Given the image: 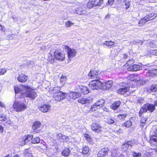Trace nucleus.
<instances>
[{
	"label": "nucleus",
	"instance_id": "obj_44",
	"mask_svg": "<svg viewBox=\"0 0 157 157\" xmlns=\"http://www.w3.org/2000/svg\"><path fill=\"white\" fill-rule=\"evenodd\" d=\"M136 102L139 104L144 103V100L143 98L137 97L136 99Z\"/></svg>",
	"mask_w": 157,
	"mask_h": 157
},
{
	"label": "nucleus",
	"instance_id": "obj_28",
	"mask_svg": "<svg viewBox=\"0 0 157 157\" xmlns=\"http://www.w3.org/2000/svg\"><path fill=\"white\" fill-rule=\"evenodd\" d=\"M156 14L152 13H151L149 14L146 15L145 17L147 21L154 19L156 17Z\"/></svg>",
	"mask_w": 157,
	"mask_h": 157
},
{
	"label": "nucleus",
	"instance_id": "obj_27",
	"mask_svg": "<svg viewBox=\"0 0 157 157\" xmlns=\"http://www.w3.org/2000/svg\"><path fill=\"white\" fill-rule=\"evenodd\" d=\"M129 89V87H124L118 89L117 91V92L118 94H124L125 92H128Z\"/></svg>",
	"mask_w": 157,
	"mask_h": 157
},
{
	"label": "nucleus",
	"instance_id": "obj_61",
	"mask_svg": "<svg viewBox=\"0 0 157 157\" xmlns=\"http://www.w3.org/2000/svg\"><path fill=\"white\" fill-rule=\"evenodd\" d=\"M114 0H108V3L109 4L112 5L113 4Z\"/></svg>",
	"mask_w": 157,
	"mask_h": 157
},
{
	"label": "nucleus",
	"instance_id": "obj_9",
	"mask_svg": "<svg viewBox=\"0 0 157 157\" xmlns=\"http://www.w3.org/2000/svg\"><path fill=\"white\" fill-rule=\"evenodd\" d=\"M54 55L56 59L59 61H63L65 58V55L63 52L56 51L54 52Z\"/></svg>",
	"mask_w": 157,
	"mask_h": 157
},
{
	"label": "nucleus",
	"instance_id": "obj_29",
	"mask_svg": "<svg viewBox=\"0 0 157 157\" xmlns=\"http://www.w3.org/2000/svg\"><path fill=\"white\" fill-rule=\"evenodd\" d=\"M121 102L120 101H117L114 102L110 106V108L114 110L117 109L120 106Z\"/></svg>",
	"mask_w": 157,
	"mask_h": 157
},
{
	"label": "nucleus",
	"instance_id": "obj_62",
	"mask_svg": "<svg viewBox=\"0 0 157 157\" xmlns=\"http://www.w3.org/2000/svg\"><path fill=\"white\" fill-rule=\"evenodd\" d=\"M96 1L98 3L101 2V5L103 3V0H96Z\"/></svg>",
	"mask_w": 157,
	"mask_h": 157
},
{
	"label": "nucleus",
	"instance_id": "obj_60",
	"mask_svg": "<svg viewBox=\"0 0 157 157\" xmlns=\"http://www.w3.org/2000/svg\"><path fill=\"white\" fill-rule=\"evenodd\" d=\"M0 106L2 108H4L5 109V106L4 104L0 101Z\"/></svg>",
	"mask_w": 157,
	"mask_h": 157
},
{
	"label": "nucleus",
	"instance_id": "obj_48",
	"mask_svg": "<svg viewBox=\"0 0 157 157\" xmlns=\"http://www.w3.org/2000/svg\"><path fill=\"white\" fill-rule=\"evenodd\" d=\"M134 80L135 81H137V82H141L140 77L139 75L138 74H134Z\"/></svg>",
	"mask_w": 157,
	"mask_h": 157
},
{
	"label": "nucleus",
	"instance_id": "obj_8",
	"mask_svg": "<svg viewBox=\"0 0 157 157\" xmlns=\"http://www.w3.org/2000/svg\"><path fill=\"white\" fill-rule=\"evenodd\" d=\"M66 48L67 51L68 59L70 60L75 56L76 52L75 49H71L68 46H67Z\"/></svg>",
	"mask_w": 157,
	"mask_h": 157
},
{
	"label": "nucleus",
	"instance_id": "obj_26",
	"mask_svg": "<svg viewBox=\"0 0 157 157\" xmlns=\"http://www.w3.org/2000/svg\"><path fill=\"white\" fill-rule=\"evenodd\" d=\"M46 154L49 157H51L54 154V151L53 149L51 147H46V151H45Z\"/></svg>",
	"mask_w": 157,
	"mask_h": 157
},
{
	"label": "nucleus",
	"instance_id": "obj_33",
	"mask_svg": "<svg viewBox=\"0 0 157 157\" xmlns=\"http://www.w3.org/2000/svg\"><path fill=\"white\" fill-rule=\"evenodd\" d=\"M124 8L126 9L129 8L131 4V2L129 0H124Z\"/></svg>",
	"mask_w": 157,
	"mask_h": 157
},
{
	"label": "nucleus",
	"instance_id": "obj_40",
	"mask_svg": "<svg viewBox=\"0 0 157 157\" xmlns=\"http://www.w3.org/2000/svg\"><path fill=\"white\" fill-rule=\"evenodd\" d=\"M14 89L16 94H17V93H20V94H21V95H22V93H24V92L21 91V88H19L18 86H16L14 87Z\"/></svg>",
	"mask_w": 157,
	"mask_h": 157
},
{
	"label": "nucleus",
	"instance_id": "obj_59",
	"mask_svg": "<svg viewBox=\"0 0 157 157\" xmlns=\"http://www.w3.org/2000/svg\"><path fill=\"white\" fill-rule=\"evenodd\" d=\"M0 30L2 31L5 32V27L0 24Z\"/></svg>",
	"mask_w": 157,
	"mask_h": 157
},
{
	"label": "nucleus",
	"instance_id": "obj_46",
	"mask_svg": "<svg viewBox=\"0 0 157 157\" xmlns=\"http://www.w3.org/2000/svg\"><path fill=\"white\" fill-rule=\"evenodd\" d=\"M100 108L98 107V106L95 103V104L91 106L90 108V111H94L96 110L97 109H99Z\"/></svg>",
	"mask_w": 157,
	"mask_h": 157
},
{
	"label": "nucleus",
	"instance_id": "obj_52",
	"mask_svg": "<svg viewBox=\"0 0 157 157\" xmlns=\"http://www.w3.org/2000/svg\"><path fill=\"white\" fill-rule=\"evenodd\" d=\"M66 77L62 76L60 78V82L61 83H63L66 81Z\"/></svg>",
	"mask_w": 157,
	"mask_h": 157
},
{
	"label": "nucleus",
	"instance_id": "obj_64",
	"mask_svg": "<svg viewBox=\"0 0 157 157\" xmlns=\"http://www.w3.org/2000/svg\"><path fill=\"white\" fill-rule=\"evenodd\" d=\"M123 58L124 59H126L128 58V56L126 54H124V55Z\"/></svg>",
	"mask_w": 157,
	"mask_h": 157
},
{
	"label": "nucleus",
	"instance_id": "obj_18",
	"mask_svg": "<svg viewBox=\"0 0 157 157\" xmlns=\"http://www.w3.org/2000/svg\"><path fill=\"white\" fill-rule=\"evenodd\" d=\"M78 88H79L78 91L79 93H82L83 94H87L89 93L88 89L86 86H78Z\"/></svg>",
	"mask_w": 157,
	"mask_h": 157
},
{
	"label": "nucleus",
	"instance_id": "obj_39",
	"mask_svg": "<svg viewBox=\"0 0 157 157\" xmlns=\"http://www.w3.org/2000/svg\"><path fill=\"white\" fill-rule=\"evenodd\" d=\"M40 141V138L38 137H36L32 138L31 142L33 144H37L39 143Z\"/></svg>",
	"mask_w": 157,
	"mask_h": 157
},
{
	"label": "nucleus",
	"instance_id": "obj_16",
	"mask_svg": "<svg viewBox=\"0 0 157 157\" xmlns=\"http://www.w3.org/2000/svg\"><path fill=\"white\" fill-rule=\"evenodd\" d=\"M57 138L60 142H67L69 140V138L68 136L63 135L61 133H59L57 135Z\"/></svg>",
	"mask_w": 157,
	"mask_h": 157
},
{
	"label": "nucleus",
	"instance_id": "obj_54",
	"mask_svg": "<svg viewBox=\"0 0 157 157\" xmlns=\"http://www.w3.org/2000/svg\"><path fill=\"white\" fill-rule=\"evenodd\" d=\"M134 63V61L133 59H130L129 60H128L126 63V64L127 65L129 66L131 65L132 64Z\"/></svg>",
	"mask_w": 157,
	"mask_h": 157
},
{
	"label": "nucleus",
	"instance_id": "obj_20",
	"mask_svg": "<svg viewBox=\"0 0 157 157\" xmlns=\"http://www.w3.org/2000/svg\"><path fill=\"white\" fill-rule=\"evenodd\" d=\"M67 94V96L68 95L70 99H74L81 96L80 93L77 92H71L68 94Z\"/></svg>",
	"mask_w": 157,
	"mask_h": 157
},
{
	"label": "nucleus",
	"instance_id": "obj_10",
	"mask_svg": "<svg viewBox=\"0 0 157 157\" xmlns=\"http://www.w3.org/2000/svg\"><path fill=\"white\" fill-rule=\"evenodd\" d=\"M89 76L91 78L95 79H100L101 78L100 75L98 74V72L94 70L90 71L89 74Z\"/></svg>",
	"mask_w": 157,
	"mask_h": 157
},
{
	"label": "nucleus",
	"instance_id": "obj_25",
	"mask_svg": "<svg viewBox=\"0 0 157 157\" xmlns=\"http://www.w3.org/2000/svg\"><path fill=\"white\" fill-rule=\"evenodd\" d=\"M28 79V77L24 74H20L17 78V80L20 82H25Z\"/></svg>",
	"mask_w": 157,
	"mask_h": 157
},
{
	"label": "nucleus",
	"instance_id": "obj_41",
	"mask_svg": "<svg viewBox=\"0 0 157 157\" xmlns=\"http://www.w3.org/2000/svg\"><path fill=\"white\" fill-rule=\"evenodd\" d=\"M74 22L69 20H68L66 21L65 23V26L68 28L70 27L72 25H74Z\"/></svg>",
	"mask_w": 157,
	"mask_h": 157
},
{
	"label": "nucleus",
	"instance_id": "obj_36",
	"mask_svg": "<svg viewBox=\"0 0 157 157\" xmlns=\"http://www.w3.org/2000/svg\"><path fill=\"white\" fill-rule=\"evenodd\" d=\"M114 42L113 41H106L103 42L102 44L103 45H105L107 46L108 47H110L112 46V45H114Z\"/></svg>",
	"mask_w": 157,
	"mask_h": 157
},
{
	"label": "nucleus",
	"instance_id": "obj_4",
	"mask_svg": "<svg viewBox=\"0 0 157 157\" xmlns=\"http://www.w3.org/2000/svg\"><path fill=\"white\" fill-rule=\"evenodd\" d=\"M151 131L149 143L151 146L157 147V127Z\"/></svg>",
	"mask_w": 157,
	"mask_h": 157
},
{
	"label": "nucleus",
	"instance_id": "obj_35",
	"mask_svg": "<svg viewBox=\"0 0 157 157\" xmlns=\"http://www.w3.org/2000/svg\"><path fill=\"white\" fill-rule=\"evenodd\" d=\"M70 153V150L68 148H66L63 150L62 152V154L65 156H67L69 155Z\"/></svg>",
	"mask_w": 157,
	"mask_h": 157
},
{
	"label": "nucleus",
	"instance_id": "obj_38",
	"mask_svg": "<svg viewBox=\"0 0 157 157\" xmlns=\"http://www.w3.org/2000/svg\"><path fill=\"white\" fill-rule=\"evenodd\" d=\"M122 125L127 128H129L132 125V122L130 120L128 121L124 122Z\"/></svg>",
	"mask_w": 157,
	"mask_h": 157
},
{
	"label": "nucleus",
	"instance_id": "obj_45",
	"mask_svg": "<svg viewBox=\"0 0 157 157\" xmlns=\"http://www.w3.org/2000/svg\"><path fill=\"white\" fill-rule=\"evenodd\" d=\"M147 120V118L146 117H142L140 120V125L142 126H144Z\"/></svg>",
	"mask_w": 157,
	"mask_h": 157
},
{
	"label": "nucleus",
	"instance_id": "obj_19",
	"mask_svg": "<svg viewBox=\"0 0 157 157\" xmlns=\"http://www.w3.org/2000/svg\"><path fill=\"white\" fill-rule=\"evenodd\" d=\"M92 101V99L90 97H87V98H79L78 102L82 104H86L89 103L91 102Z\"/></svg>",
	"mask_w": 157,
	"mask_h": 157
},
{
	"label": "nucleus",
	"instance_id": "obj_51",
	"mask_svg": "<svg viewBox=\"0 0 157 157\" xmlns=\"http://www.w3.org/2000/svg\"><path fill=\"white\" fill-rule=\"evenodd\" d=\"M134 77V74H131L128 76V78L131 81H135Z\"/></svg>",
	"mask_w": 157,
	"mask_h": 157
},
{
	"label": "nucleus",
	"instance_id": "obj_47",
	"mask_svg": "<svg viewBox=\"0 0 157 157\" xmlns=\"http://www.w3.org/2000/svg\"><path fill=\"white\" fill-rule=\"evenodd\" d=\"M150 90L151 92H155L157 90V85L155 84L152 85L151 87Z\"/></svg>",
	"mask_w": 157,
	"mask_h": 157
},
{
	"label": "nucleus",
	"instance_id": "obj_30",
	"mask_svg": "<svg viewBox=\"0 0 157 157\" xmlns=\"http://www.w3.org/2000/svg\"><path fill=\"white\" fill-rule=\"evenodd\" d=\"M89 148L88 146L83 147L82 151V153L83 155H86L87 156L89 155Z\"/></svg>",
	"mask_w": 157,
	"mask_h": 157
},
{
	"label": "nucleus",
	"instance_id": "obj_13",
	"mask_svg": "<svg viewBox=\"0 0 157 157\" xmlns=\"http://www.w3.org/2000/svg\"><path fill=\"white\" fill-rule=\"evenodd\" d=\"M113 83L112 81L111 80L102 82V87L101 89L104 90H108L111 88L113 85Z\"/></svg>",
	"mask_w": 157,
	"mask_h": 157
},
{
	"label": "nucleus",
	"instance_id": "obj_37",
	"mask_svg": "<svg viewBox=\"0 0 157 157\" xmlns=\"http://www.w3.org/2000/svg\"><path fill=\"white\" fill-rule=\"evenodd\" d=\"M40 123L39 121L35 122L32 126V128L33 129H36L39 128L40 126Z\"/></svg>",
	"mask_w": 157,
	"mask_h": 157
},
{
	"label": "nucleus",
	"instance_id": "obj_1",
	"mask_svg": "<svg viewBox=\"0 0 157 157\" xmlns=\"http://www.w3.org/2000/svg\"><path fill=\"white\" fill-rule=\"evenodd\" d=\"M22 89L25 91L24 93L22 94L23 97H28L32 100H34L37 97L36 92L28 86H22Z\"/></svg>",
	"mask_w": 157,
	"mask_h": 157
},
{
	"label": "nucleus",
	"instance_id": "obj_17",
	"mask_svg": "<svg viewBox=\"0 0 157 157\" xmlns=\"http://www.w3.org/2000/svg\"><path fill=\"white\" fill-rule=\"evenodd\" d=\"M108 151V147H105L102 148L98 152V157H104L107 153Z\"/></svg>",
	"mask_w": 157,
	"mask_h": 157
},
{
	"label": "nucleus",
	"instance_id": "obj_24",
	"mask_svg": "<svg viewBox=\"0 0 157 157\" xmlns=\"http://www.w3.org/2000/svg\"><path fill=\"white\" fill-rule=\"evenodd\" d=\"M147 76L155 77L157 75V70L154 68L150 70L146 73Z\"/></svg>",
	"mask_w": 157,
	"mask_h": 157
},
{
	"label": "nucleus",
	"instance_id": "obj_12",
	"mask_svg": "<svg viewBox=\"0 0 157 157\" xmlns=\"http://www.w3.org/2000/svg\"><path fill=\"white\" fill-rule=\"evenodd\" d=\"M33 136L32 135H28L27 136H25L22 138L21 145H23L29 143L30 141L32 140Z\"/></svg>",
	"mask_w": 157,
	"mask_h": 157
},
{
	"label": "nucleus",
	"instance_id": "obj_7",
	"mask_svg": "<svg viewBox=\"0 0 157 157\" xmlns=\"http://www.w3.org/2000/svg\"><path fill=\"white\" fill-rule=\"evenodd\" d=\"M73 7L71 8V10L68 13H76L80 15H86V10L81 7L77 8L75 9H74Z\"/></svg>",
	"mask_w": 157,
	"mask_h": 157
},
{
	"label": "nucleus",
	"instance_id": "obj_58",
	"mask_svg": "<svg viewBox=\"0 0 157 157\" xmlns=\"http://www.w3.org/2000/svg\"><path fill=\"white\" fill-rule=\"evenodd\" d=\"M107 121L108 123L109 124H113L114 122V120L109 118H108Z\"/></svg>",
	"mask_w": 157,
	"mask_h": 157
},
{
	"label": "nucleus",
	"instance_id": "obj_42",
	"mask_svg": "<svg viewBox=\"0 0 157 157\" xmlns=\"http://www.w3.org/2000/svg\"><path fill=\"white\" fill-rule=\"evenodd\" d=\"M127 115V114L126 113H121L119 114L117 117L119 119L121 120L124 119Z\"/></svg>",
	"mask_w": 157,
	"mask_h": 157
},
{
	"label": "nucleus",
	"instance_id": "obj_55",
	"mask_svg": "<svg viewBox=\"0 0 157 157\" xmlns=\"http://www.w3.org/2000/svg\"><path fill=\"white\" fill-rule=\"evenodd\" d=\"M6 119L7 118L5 115H0V121H5L6 120Z\"/></svg>",
	"mask_w": 157,
	"mask_h": 157
},
{
	"label": "nucleus",
	"instance_id": "obj_32",
	"mask_svg": "<svg viewBox=\"0 0 157 157\" xmlns=\"http://www.w3.org/2000/svg\"><path fill=\"white\" fill-rule=\"evenodd\" d=\"M105 101L102 99H101L99 100L95 104L99 107L100 108H103V106L102 105L104 103Z\"/></svg>",
	"mask_w": 157,
	"mask_h": 157
},
{
	"label": "nucleus",
	"instance_id": "obj_15",
	"mask_svg": "<svg viewBox=\"0 0 157 157\" xmlns=\"http://www.w3.org/2000/svg\"><path fill=\"white\" fill-rule=\"evenodd\" d=\"M134 142L133 141H126L122 145V149L124 151L130 149L131 148Z\"/></svg>",
	"mask_w": 157,
	"mask_h": 157
},
{
	"label": "nucleus",
	"instance_id": "obj_21",
	"mask_svg": "<svg viewBox=\"0 0 157 157\" xmlns=\"http://www.w3.org/2000/svg\"><path fill=\"white\" fill-rule=\"evenodd\" d=\"M112 157H124V155L120 153L118 149L114 148L112 151Z\"/></svg>",
	"mask_w": 157,
	"mask_h": 157
},
{
	"label": "nucleus",
	"instance_id": "obj_57",
	"mask_svg": "<svg viewBox=\"0 0 157 157\" xmlns=\"http://www.w3.org/2000/svg\"><path fill=\"white\" fill-rule=\"evenodd\" d=\"M155 42H157V41H153L150 44V46L151 47H152V48H154V47H157V44H155Z\"/></svg>",
	"mask_w": 157,
	"mask_h": 157
},
{
	"label": "nucleus",
	"instance_id": "obj_34",
	"mask_svg": "<svg viewBox=\"0 0 157 157\" xmlns=\"http://www.w3.org/2000/svg\"><path fill=\"white\" fill-rule=\"evenodd\" d=\"M147 21V19H146L145 17H144L139 21V25L140 26H142L144 25L145 23Z\"/></svg>",
	"mask_w": 157,
	"mask_h": 157
},
{
	"label": "nucleus",
	"instance_id": "obj_3",
	"mask_svg": "<svg viewBox=\"0 0 157 157\" xmlns=\"http://www.w3.org/2000/svg\"><path fill=\"white\" fill-rule=\"evenodd\" d=\"M155 109V105L147 104L143 105L140 108L139 112V116L141 117L144 113L146 112L147 110L152 112Z\"/></svg>",
	"mask_w": 157,
	"mask_h": 157
},
{
	"label": "nucleus",
	"instance_id": "obj_2",
	"mask_svg": "<svg viewBox=\"0 0 157 157\" xmlns=\"http://www.w3.org/2000/svg\"><path fill=\"white\" fill-rule=\"evenodd\" d=\"M59 89L58 87H55L51 88L50 90L51 93L54 94L53 95L54 99L58 101L63 99L65 98V94H66L61 91H58Z\"/></svg>",
	"mask_w": 157,
	"mask_h": 157
},
{
	"label": "nucleus",
	"instance_id": "obj_50",
	"mask_svg": "<svg viewBox=\"0 0 157 157\" xmlns=\"http://www.w3.org/2000/svg\"><path fill=\"white\" fill-rule=\"evenodd\" d=\"M7 71V70L5 68H2L0 69V75H4Z\"/></svg>",
	"mask_w": 157,
	"mask_h": 157
},
{
	"label": "nucleus",
	"instance_id": "obj_14",
	"mask_svg": "<svg viewBox=\"0 0 157 157\" xmlns=\"http://www.w3.org/2000/svg\"><path fill=\"white\" fill-rule=\"evenodd\" d=\"M101 2L98 3L96 0H89L88 2L87 6L89 8H91L94 6H100Z\"/></svg>",
	"mask_w": 157,
	"mask_h": 157
},
{
	"label": "nucleus",
	"instance_id": "obj_43",
	"mask_svg": "<svg viewBox=\"0 0 157 157\" xmlns=\"http://www.w3.org/2000/svg\"><path fill=\"white\" fill-rule=\"evenodd\" d=\"M48 60L50 63H53L54 62V58L52 55L49 53L48 55Z\"/></svg>",
	"mask_w": 157,
	"mask_h": 157
},
{
	"label": "nucleus",
	"instance_id": "obj_53",
	"mask_svg": "<svg viewBox=\"0 0 157 157\" xmlns=\"http://www.w3.org/2000/svg\"><path fill=\"white\" fill-rule=\"evenodd\" d=\"M83 136L88 141H90L91 140V137L88 134H84L83 135Z\"/></svg>",
	"mask_w": 157,
	"mask_h": 157
},
{
	"label": "nucleus",
	"instance_id": "obj_11",
	"mask_svg": "<svg viewBox=\"0 0 157 157\" xmlns=\"http://www.w3.org/2000/svg\"><path fill=\"white\" fill-rule=\"evenodd\" d=\"M91 127L92 130L95 132L99 133L102 131L101 127L97 123H93L91 126Z\"/></svg>",
	"mask_w": 157,
	"mask_h": 157
},
{
	"label": "nucleus",
	"instance_id": "obj_23",
	"mask_svg": "<svg viewBox=\"0 0 157 157\" xmlns=\"http://www.w3.org/2000/svg\"><path fill=\"white\" fill-rule=\"evenodd\" d=\"M50 106L49 105L43 104L41 105L40 110L43 113H45L50 109Z\"/></svg>",
	"mask_w": 157,
	"mask_h": 157
},
{
	"label": "nucleus",
	"instance_id": "obj_63",
	"mask_svg": "<svg viewBox=\"0 0 157 157\" xmlns=\"http://www.w3.org/2000/svg\"><path fill=\"white\" fill-rule=\"evenodd\" d=\"M102 108H103V109H104V110L105 111H106V112H108V111H109L108 109L107 108L105 107V108H103V107Z\"/></svg>",
	"mask_w": 157,
	"mask_h": 157
},
{
	"label": "nucleus",
	"instance_id": "obj_6",
	"mask_svg": "<svg viewBox=\"0 0 157 157\" xmlns=\"http://www.w3.org/2000/svg\"><path fill=\"white\" fill-rule=\"evenodd\" d=\"M99 79H95L89 82V86L93 90L101 89L102 87V82Z\"/></svg>",
	"mask_w": 157,
	"mask_h": 157
},
{
	"label": "nucleus",
	"instance_id": "obj_22",
	"mask_svg": "<svg viewBox=\"0 0 157 157\" xmlns=\"http://www.w3.org/2000/svg\"><path fill=\"white\" fill-rule=\"evenodd\" d=\"M141 67L139 65L134 64L128 67L127 68L128 71H136L141 69Z\"/></svg>",
	"mask_w": 157,
	"mask_h": 157
},
{
	"label": "nucleus",
	"instance_id": "obj_49",
	"mask_svg": "<svg viewBox=\"0 0 157 157\" xmlns=\"http://www.w3.org/2000/svg\"><path fill=\"white\" fill-rule=\"evenodd\" d=\"M132 153V155L134 157H140L141 156V154L140 153L133 152Z\"/></svg>",
	"mask_w": 157,
	"mask_h": 157
},
{
	"label": "nucleus",
	"instance_id": "obj_56",
	"mask_svg": "<svg viewBox=\"0 0 157 157\" xmlns=\"http://www.w3.org/2000/svg\"><path fill=\"white\" fill-rule=\"evenodd\" d=\"M150 52L151 54L157 56V50H151Z\"/></svg>",
	"mask_w": 157,
	"mask_h": 157
},
{
	"label": "nucleus",
	"instance_id": "obj_31",
	"mask_svg": "<svg viewBox=\"0 0 157 157\" xmlns=\"http://www.w3.org/2000/svg\"><path fill=\"white\" fill-rule=\"evenodd\" d=\"M24 153V157H34L29 149H25Z\"/></svg>",
	"mask_w": 157,
	"mask_h": 157
},
{
	"label": "nucleus",
	"instance_id": "obj_5",
	"mask_svg": "<svg viewBox=\"0 0 157 157\" xmlns=\"http://www.w3.org/2000/svg\"><path fill=\"white\" fill-rule=\"evenodd\" d=\"M13 107L17 112L23 111L28 108L27 106L24 103L21 101L15 102Z\"/></svg>",
	"mask_w": 157,
	"mask_h": 157
}]
</instances>
